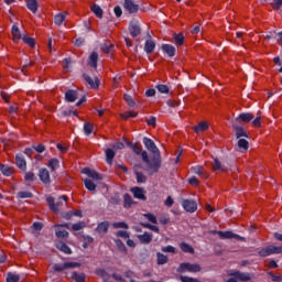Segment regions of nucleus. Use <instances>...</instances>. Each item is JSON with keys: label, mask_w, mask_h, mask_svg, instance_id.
Listing matches in <instances>:
<instances>
[{"label": "nucleus", "mask_w": 282, "mask_h": 282, "mask_svg": "<svg viewBox=\"0 0 282 282\" xmlns=\"http://www.w3.org/2000/svg\"><path fill=\"white\" fill-rule=\"evenodd\" d=\"M55 235L58 239H67L69 237V232H67V230L65 229H61L58 228L56 231H55Z\"/></svg>", "instance_id": "36"}, {"label": "nucleus", "mask_w": 282, "mask_h": 282, "mask_svg": "<svg viewBox=\"0 0 282 282\" xmlns=\"http://www.w3.org/2000/svg\"><path fill=\"white\" fill-rule=\"evenodd\" d=\"M180 248L183 252H187L188 254H195V249H193L191 247V245L186 243V242H182L180 245Z\"/></svg>", "instance_id": "32"}, {"label": "nucleus", "mask_w": 282, "mask_h": 282, "mask_svg": "<svg viewBox=\"0 0 282 282\" xmlns=\"http://www.w3.org/2000/svg\"><path fill=\"white\" fill-rule=\"evenodd\" d=\"M162 252H169L171 254H177V249L173 246L162 247Z\"/></svg>", "instance_id": "48"}, {"label": "nucleus", "mask_w": 282, "mask_h": 282, "mask_svg": "<svg viewBox=\"0 0 282 282\" xmlns=\"http://www.w3.org/2000/svg\"><path fill=\"white\" fill-rule=\"evenodd\" d=\"M132 150L137 155H141L143 162L147 163L149 170V164H151V161L149 160V154L147 153V151H142V147L138 144H134L132 147Z\"/></svg>", "instance_id": "6"}, {"label": "nucleus", "mask_w": 282, "mask_h": 282, "mask_svg": "<svg viewBox=\"0 0 282 282\" xmlns=\"http://www.w3.org/2000/svg\"><path fill=\"white\" fill-rule=\"evenodd\" d=\"M113 12L116 17L118 18L122 17V8H120V6L115 7Z\"/></svg>", "instance_id": "63"}, {"label": "nucleus", "mask_w": 282, "mask_h": 282, "mask_svg": "<svg viewBox=\"0 0 282 282\" xmlns=\"http://www.w3.org/2000/svg\"><path fill=\"white\" fill-rule=\"evenodd\" d=\"M154 51L155 42H153L152 40H147L144 45V52H147L148 54H153Z\"/></svg>", "instance_id": "25"}, {"label": "nucleus", "mask_w": 282, "mask_h": 282, "mask_svg": "<svg viewBox=\"0 0 282 282\" xmlns=\"http://www.w3.org/2000/svg\"><path fill=\"white\" fill-rule=\"evenodd\" d=\"M0 172L2 173V175L10 177V175L14 174V167L0 163Z\"/></svg>", "instance_id": "20"}, {"label": "nucleus", "mask_w": 282, "mask_h": 282, "mask_svg": "<svg viewBox=\"0 0 282 282\" xmlns=\"http://www.w3.org/2000/svg\"><path fill=\"white\" fill-rule=\"evenodd\" d=\"M133 204H135V202H133V198H131V195L126 194L123 196V206H124V208H131V206H133Z\"/></svg>", "instance_id": "33"}, {"label": "nucleus", "mask_w": 282, "mask_h": 282, "mask_svg": "<svg viewBox=\"0 0 282 282\" xmlns=\"http://www.w3.org/2000/svg\"><path fill=\"white\" fill-rule=\"evenodd\" d=\"M116 245L119 248V250H121V252H127V247L124 246V243H122L121 240H117Z\"/></svg>", "instance_id": "59"}, {"label": "nucleus", "mask_w": 282, "mask_h": 282, "mask_svg": "<svg viewBox=\"0 0 282 282\" xmlns=\"http://www.w3.org/2000/svg\"><path fill=\"white\" fill-rule=\"evenodd\" d=\"M24 180L26 182H34V173L33 172H26L24 175Z\"/></svg>", "instance_id": "58"}, {"label": "nucleus", "mask_w": 282, "mask_h": 282, "mask_svg": "<svg viewBox=\"0 0 282 282\" xmlns=\"http://www.w3.org/2000/svg\"><path fill=\"white\" fill-rule=\"evenodd\" d=\"M39 176L41 182H43L44 184H50V171H47L46 169H41Z\"/></svg>", "instance_id": "23"}, {"label": "nucleus", "mask_w": 282, "mask_h": 282, "mask_svg": "<svg viewBox=\"0 0 282 282\" xmlns=\"http://www.w3.org/2000/svg\"><path fill=\"white\" fill-rule=\"evenodd\" d=\"M20 279L19 274L15 273H8L7 275V282H19Z\"/></svg>", "instance_id": "45"}, {"label": "nucleus", "mask_w": 282, "mask_h": 282, "mask_svg": "<svg viewBox=\"0 0 282 282\" xmlns=\"http://www.w3.org/2000/svg\"><path fill=\"white\" fill-rule=\"evenodd\" d=\"M61 165L58 159H52L48 161V169H51L52 171H56V169H58V166Z\"/></svg>", "instance_id": "40"}, {"label": "nucleus", "mask_w": 282, "mask_h": 282, "mask_svg": "<svg viewBox=\"0 0 282 282\" xmlns=\"http://www.w3.org/2000/svg\"><path fill=\"white\" fill-rule=\"evenodd\" d=\"M140 169H142V166L140 165L134 166V174L137 177V182L138 184H144V182H147V176L141 173Z\"/></svg>", "instance_id": "17"}, {"label": "nucleus", "mask_w": 282, "mask_h": 282, "mask_svg": "<svg viewBox=\"0 0 282 282\" xmlns=\"http://www.w3.org/2000/svg\"><path fill=\"white\" fill-rule=\"evenodd\" d=\"M138 239L140 243L149 245L153 241V235L149 232H144L143 235H139Z\"/></svg>", "instance_id": "21"}, {"label": "nucleus", "mask_w": 282, "mask_h": 282, "mask_svg": "<svg viewBox=\"0 0 282 282\" xmlns=\"http://www.w3.org/2000/svg\"><path fill=\"white\" fill-rule=\"evenodd\" d=\"M137 117H138L137 111H126L121 113V118H123V120H129V118H137Z\"/></svg>", "instance_id": "42"}, {"label": "nucleus", "mask_w": 282, "mask_h": 282, "mask_svg": "<svg viewBox=\"0 0 282 282\" xmlns=\"http://www.w3.org/2000/svg\"><path fill=\"white\" fill-rule=\"evenodd\" d=\"M161 50L164 54H166L170 58H173V56H175V52L176 48L175 46L171 45V44H163L161 46Z\"/></svg>", "instance_id": "14"}, {"label": "nucleus", "mask_w": 282, "mask_h": 282, "mask_svg": "<svg viewBox=\"0 0 282 282\" xmlns=\"http://www.w3.org/2000/svg\"><path fill=\"white\" fill-rule=\"evenodd\" d=\"M232 128L235 130L237 138H248V132H246L243 127L239 126V123H237V121L232 122Z\"/></svg>", "instance_id": "11"}, {"label": "nucleus", "mask_w": 282, "mask_h": 282, "mask_svg": "<svg viewBox=\"0 0 282 282\" xmlns=\"http://www.w3.org/2000/svg\"><path fill=\"white\" fill-rule=\"evenodd\" d=\"M208 127H209L208 122L200 121L198 122L197 126L193 128V131H195V133H204V131H208Z\"/></svg>", "instance_id": "19"}, {"label": "nucleus", "mask_w": 282, "mask_h": 282, "mask_svg": "<svg viewBox=\"0 0 282 282\" xmlns=\"http://www.w3.org/2000/svg\"><path fill=\"white\" fill-rule=\"evenodd\" d=\"M15 164L20 171H28V162H25V158L22 154L15 156Z\"/></svg>", "instance_id": "13"}, {"label": "nucleus", "mask_w": 282, "mask_h": 282, "mask_svg": "<svg viewBox=\"0 0 282 282\" xmlns=\"http://www.w3.org/2000/svg\"><path fill=\"white\" fill-rule=\"evenodd\" d=\"M176 272L184 274V272H191L192 274H197V272H202V265L197 263L183 262L178 265Z\"/></svg>", "instance_id": "2"}, {"label": "nucleus", "mask_w": 282, "mask_h": 282, "mask_svg": "<svg viewBox=\"0 0 282 282\" xmlns=\"http://www.w3.org/2000/svg\"><path fill=\"white\" fill-rule=\"evenodd\" d=\"M64 21H65V14L59 13L54 18L55 25H63Z\"/></svg>", "instance_id": "46"}, {"label": "nucleus", "mask_w": 282, "mask_h": 282, "mask_svg": "<svg viewBox=\"0 0 282 282\" xmlns=\"http://www.w3.org/2000/svg\"><path fill=\"white\" fill-rule=\"evenodd\" d=\"M180 281L182 282H202L195 278L186 276V275H181Z\"/></svg>", "instance_id": "53"}, {"label": "nucleus", "mask_w": 282, "mask_h": 282, "mask_svg": "<svg viewBox=\"0 0 282 282\" xmlns=\"http://www.w3.org/2000/svg\"><path fill=\"white\" fill-rule=\"evenodd\" d=\"M123 8L129 14H135L140 10V6L133 2V0H124Z\"/></svg>", "instance_id": "7"}, {"label": "nucleus", "mask_w": 282, "mask_h": 282, "mask_svg": "<svg viewBox=\"0 0 282 282\" xmlns=\"http://www.w3.org/2000/svg\"><path fill=\"white\" fill-rule=\"evenodd\" d=\"M238 147L239 149H242V151H248L249 143L246 139H239Z\"/></svg>", "instance_id": "47"}, {"label": "nucleus", "mask_w": 282, "mask_h": 282, "mask_svg": "<svg viewBox=\"0 0 282 282\" xmlns=\"http://www.w3.org/2000/svg\"><path fill=\"white\" fill-rule=\"evenodd\" d=\"M236 276L238 281H250V275L248 273L236 272Z\"/></svg>", "instance_id": "49"}, {"label": "nucleus", "mask_w": 282, "mask_h": 282, "mask_svg": "<svg viewBox=\"0 0 282 282\" xmlns=\"http://www.w3.org/2000/svg\"><path fill=\"white\" fill-rule=\"evenodd\" d=\"M88 65L94 69L98 68V53L93 52L88 57Z\"/></svg>", "instance_id": "18"}, {"label": "nucleus", "mask_w": 282, "mask_h": 282, "mask_svg": "<svg viewBox=\"0 0 282 282\" xmlns=\"http://www.w3.org/2000/svg\"><path fill=\"white\" fill-rule=\"evenodd\" d=\"M252 127H261V116H257L252 121Z\"/></svg>", "instance_id": "61"}, {"label": "nucleus", "mask_w": 282, "mask_h": 282, "mask_svg": "<svg viewBox=\"0 0 282 282\" xmlns=\"http://www.w3.org/2000/svg\"><path fill=\"white\" fill-rule=\"evenodd\" d=\"M156 89H158V91H159L160 94H169V91H170L169 86L163 85V84L158 85V86H156Z\"/></svg>", "instance_id": "52"}, {"label": "nucleus", "mask_w": 282, "mask_h": 282, "mask_svg": "<svg viewBox=\"0 0 282 282\" xmlns=\"http://www.w3.org/2000/svg\"><path fill=\"white\" fill-rule=\"evenodd\" d=\"M26 8L35 14L36 10H39V2L36 0H25Z\"/></svg>", "instance_id": "26"}, {"label": "nucleus", "mask_w": 282, "mask_h": 282, "mask_svg": "<svg viewBox=\"0 0 282 282\" xmlns=\"http://www.w3.org/2000/svg\"><path fill=\"white\" fill-rule=\"evenodd\" d=\"M218 234L220 239H241L239 235L234 234L232 231H214Z\"/></svg>", "instance_id": "15"}, {"label": "nucleus", "mask_w": 282, "mask_h": 282, "mask_svg": "<svg viewBox=\"0 0 282 282\" xmlns=\"http://www.w3.org/2000/svg\"><path fill=\"white\" fill-rule=\"evenodd\" d=\"M64 268L67 269H74V268H80V263L78 262H65Z\"/></svg>", "instance_id": "54"}, {"label": "nucleus", "mask_w": 282, "mask_h": 282, "mask_svg": "<svg viewBox=\"0 0 282 282\" xmlns=\"http://www.w3.org/2000/svg\"><path fill=\"white\" fill-rule=\"evenodd\" d=\"M213 171H220V173L228 172V166L224 165L219 159H214V162L212 164Z\"/></svg>", "instance_id": "12"}, {"label": "nucleus", "mask_w": 282, "mask_h": 282, "mask_svg": "<svg viewBox=\"0 0 282 282\" xmlns=\"http://www.w3.org/2000/svg\"><path fill=\"white\" fill-rule=\"evenodd\" d=\"M156 263L158 265H164L169 263V257L164 256L163 253H156Z\"/></svg>", "instance_id": "31"}, {"label": "nucleus", "mask_w": 282, "mask_h": 282, "mask_svg": "<svg viewBox=\"0 0 282 282\" xmlns=\"http://www.w3.org/2000/svg\"><path fill=\"white\" fill-rule=\"evenodd\" d=\"M182 206L186 213H195L197 210V203L193 199H184Z\"/></svg>", "instance_id": "8"}, {"label": "nucleus", "mask_w": 282, "mask_h": 282, "mask_svg": "<svg viewBox=\"0 0 282 282\" xmlns=\"http://www.w3.org/2000/svg\"><path fill=\"white\" fill-rule=\"evenodd\" d=\"M97 232H99V235H105V232H107V230H109V221H102L97 226Z\"/></svg>", "instance_id": "29"}, {"label": "nucleus", "mask_w": 282, "mask_h": 282, "mask_svg": "<svg viewBox=\"0 0 282 282\" xmlns=\"http://www.w3.org/2000/svg\"><path fill=\"white\" fill-rule=\"evenodd\" d=\"M147 124H149V127H155V124H156L155 117H150L147 120Z\"/></svg>", "instance_id": "64"}, {"label": "nucleus", "mask_w": 282, "mask_h": 282, "mask_svg": "<svg viewBox=\"0 0 282 282\" xmlns=\"http://www.w3.org/2000/svg\"><path fill=\"white\" fill-rule=\"evenodd\" d=\"M131 193L135 199H141L142 202H147V195H144V188L141 187H132Z\"/></svg>", "instance_id": "10"}, {"label": "nucleus", "mask_w": 282, "mask_h": 282, "mask_svg": "<svg viewBox=\"0 0 282 282\" xmlns=\"http://www.w3.org/2000/svg\"><path fill=\"white\" fill-rule=\"evenodd\" d=\"M140 26L138 24H131L130 25V34L131 36L135 37V36H140Z\"/></svg>", "instance_id": "39"}, {"label": "nucleus", "mask_w": 282, "mask_h": 282, "mask_svg": "<svg viewBox=\"0 0 282 282\" xmlns=\"http://www.w3.org/2000/svg\"><path fill=\"white\" fill-rule=\"evenodd\" d=\"M84 131L86 135H91V133L94 132V124L86 122L84 124Z\"/></svg>", "instance_id": "44"}, {"label": "nucleus", "mask_w": 282, "mask_h": 282, "mask_svg": "<svg viewBox=\"0 0 282 282\" xmlns=\"http://www.w3.org/2000/svg\"><path fill=\"white\" fill-rule=\"evenodd\" d=\"M90 10L96 14V17H98V19H102V8H100V6L94 4Z\"/></svg>", "instance_id": "37"}, {"label": "nucleus", "mask_w": 282, "mask_h": 282, "mask_svg": "<svg viewBox=\"0 0 282 282\" xmlns=\"http://www.w3.org/2000/svg\"><path fill=\"white\" fill-rule=\"evenodd\" d=\"M77 98L78 94L76 93V90H68L65 94V99L67 100V102H75Z\"/></svg>", "instance_id": "27"}, {"label": "nucleus", "mask_w": 282, "mask_h": 282, "mask_svg": "<svg viewBox=\"0 0 282 282\" xmlns=\"http://www.w3.org/2000/svg\"><path fill=\"white\" fill-rule=\"evenodd\" d=\"M116 158V152L111 149L106 150V160L109 164H112L113 159Z\"/></svg>", "instance_id": "38"}, {"label": "nucleus", "mask_w": 282, "mask_h": 282, "mask_svg": "<svg viewBox=\"0 0 282 282\" xmlns=\"http://www.w3.org/2000/svg\"><path fill=\"white\" fill-rule=\"evenodd\" d=\"M123 100L129 105L130 107H135V101L131 97V95H123Z\"/></svg>", "instance_id": "50"}, {"label": "nucleus", "mask_w": 282, "mask_h": 282, "mask_svg": "<svg viewBox=\"0 0 282 282\" xmlns=\"http://www.w3.org/2000/svg\"><path fill=\"white\" fill-rule=\"evenodd\" d=\"M143 144L150 153H153L154 158L149 163L150 173H158L160 166H162V156L160 155V149L155 145V142L149 138H143Z\"/></svg>", "instance_id": "1"}, {"label": "nucleus", "mask_w": 282, "mask_h": 282, "mask_svg": "<svg viewBox=\"0 0 282 282\" xmlns=\"http://www.w3.org/2000/svg\"><path fill=\"white\" fill-rule=\"evenodd\" d=\"M112 227H115V228H123L124 230L129 229V225H127V223H113Z\"/></svg>", "instance_id": "57"}, {"label": "nucleus", "mask_w": 282, "mask_h": 282, "mask_svg": "<svg viewBox=\"0 0 282 282\" xmlns=\"http://www.w3.org/2000/svg\"><path fill=\"white\" fill-rule=\"evenodd\" d=\"M100 50L104 54H111V52H113V44H111V42H105L100 45Z\"/></svg>", "instance_id": "28"}, {"label": "nucleus", "mask_w": 282, "mask_h": 282, "mask_svg": "<svg viewBox=\"0 0 282 282\" xmlns=\"http://www.w3.org/2000/svg\"><path fill=\"white\" fill-rule=\"evenodd\" d=\"M46 202H47L50 208L54 210V213H58V210H61V207L63 206V204H67V196H65V195L61 196L56 203H54L53 197H47Z\"/></svg>", "instance_id": "3"}, {"label": "nucleus", "mask_w": 282, "mask_h": 282, "mask_svg": "<svg viewBox=\"0 0 282 282\" xmlns=\"http://www.w3.org/2000/svg\"><path fill=\"white\" fill-rule=\"evenodd\" d=\"M143 217H147L151 224H158V217L153 214H144Z\"/></svg>", "instance_id": "55"}, {"label": "nucleus", "mask_w": 282, "mask_h": 282, "mask_svg": "<svg viewBox=\"0 0 282 282\" xmlns=\"http://www.w3.org/2000/svg\"><path fill=\"white\" fill-rule=\"evenodd\" d=\"M188 184H191V186H198L199 180H197V177L193 176L188 180Z\"/></svg>", "instance_id": "60"}, {"label": "nucleus", "mask_w": 282, "mask_h": 282, "mask_svg": "<svg viewBox=\"0 0 282 282\" xmlns=\"http://www.w3.org/2000/svg\"><path fill=\"white\" fill-rule=\"evenodd\" d=\"M33 149L37 152V153H43L45 151V145L43 144H37L34 145Z\"/></svg>", "instance_id": "62"}, {"label": "nucleus", "mask_w": 282, "mask_h": 282, "mask_svg": "<svg viewBox=\"0 0 282 282\" xmlns=\"http://www.w3.org/2000/svg\"><path fill=\"white\" fill-rule=\"evenodd\" d=\"M22 41H23L26 45H29V47H34V45H35L34 39H32V37H30V36H28V35H23V36H22Z\"/></svg>", "instance_id": "43"}, {"label": "nucleus", "mask_w": 282, "mask_h": 282, "mask_svg": "<svg viewBox=\"0 0 282 282\" xmlns=\"http://www.w3.org/2000/svg\"><path fill=\"white\" fill-rule=\"evenodd\" d=\"M84 185L86 186L87 191H96V185L94 184V181L89 178L84 180Z\"/></svg>", "instance_id": "41"}, {"label": "nucleus", "mask_w": 282, "mask_h": 282, "mask_svg": "<svg viewBox=\"0 0 282 282\" xmlns=\"http://www.w3.org/2000/svg\"><path fill=\"white\" fill-rule=\"evenodd\" d=\"M82 173H84V175H87L91 180H95V182H100V180H102V175L98 174V172H96L89 167H84L82 170Z\"/></svg>", "instance_id": "9"}, {"label": "nucleus", "mask_w": 282, "mask_h": 282, "mask_svg": "<svg viewBox=\"0 0 282 282\" xmlns=\"http://www.w3.org/2000/svg\"><path fill=\"white\" fill-rule=\"evenodd\" d=\"M273 10H280L282 8V0H274L271 2Z\"/></svg>", "instance_id": "56"}, {"label": "nucleus", "mask_w": 282, "mask_h": 282, "mask_svg": "<svg viewBox=\"0 0 282 282\" xmlns=\"http://www.w3.org/2000/svg\"><path fill=\"white\" fill-rule=\"evenodd\" d=\"M251 120H254V115L250 112H242L234 120V122H237L238 124H248Z\"/></svg>", "instance_id": "5"}, {"label": "nucleus", "mask_w": 282, "mask_h": 282, "mask_svg": "<svg viewBox=\"0 0 282 282\" xmlns=\"http://www.w3.org/2000/svg\"><path fill=\"white\" fill-rule=\"evenodd\" d=\"M85 226H87V225L85 224V221H79V223L74 224V225L72 226V230H75V231L83 230V228H85Z\"/></svg>", "instance_id": "51"}, {"label": "nucleus", "mask_w": 282, "mask_h": 282, "mask_svg": "<svg viewBox=\"0 0 282 282\" xmlns=\"http://www.w3.org/2000/svg\"><path fill=\"white\" fill-rule=\"evenodd\" d=\"M86 83H88V85L91 87V89H98V79H91V77L85 75L84 76Z\"/></svg>", "instance_id": "34"}, {"label": "nucleus", "mask_w": 282, "mask_h": 282, "mask_svg": "<svg viewBox=\"0 0 282 282\" xmlns=\"http://www.w3.org/2000/svg\"><path fill=\"white\" fill-rule=\"evenodd\" d=\"M282 246H269L259 251L260 257H270V254H281Z\"/></svg>", "instance_id": "4"}, {"label": "nucleus", "mask_w": 282, "mask_h": 282, "mask_svg": "<svg viewBox=\"0 0 282 282\" xmlns=\"http://www.w3.org/2000/svg\"><path fill=\"white\" fill-rule=\"evenodd\" d=\"M11 34L13 37V43H19L23 36L21 35V30H19V26L14 24L11 29Z\"/></svg>", "instance_id": "16"}, {"label": "nucleus", "mask_w": 282, "mask_h": 282, "mask_svg": "<svg viewBox=\"0 0 282 282\" xmlns=\"http://www.w3.org/2000/svg\"><path fill=\"white\" fill-rule=\"evenodd\" d=\"M175 45L182 46L184 45V34L177 33L173 35Z\"/></svg>", "instance_id": "35"}, {"label": "nucleus", "mask_w": 282, "mask_h": 282, "mask_svg": "<svg viewBox=\"0 0 282 282\" xmlns=\"http://www.w3.org/2000/svg\"><path fill=\"white\" fill-rule=\"evenodd\" d=\"M56 248L57 250H61V252H64V254H72V248L63 241L57 242Z\"/></svg>", "instance_id": "24"}, {"label": "nucleus", "mask_w": 282, "mask_h": 282, "mask_svg": "<svg viewBox=\"0 0 282 282\" xmlns=\"http://www.w3.org/2000/svg\"><path fill=\"white\" fill-rule=\"evenodd\" d=\"M192 171L195 173V175H199L202 180H207L208 177V172H206V170H204L202 166L192 167Z\"/></svg>", "instance_id": "22"}, {"label": "nucleus", "mask_w": 282, "mask_h": 282, "mask_svg": "<svg viewBox=\"0 0 282 282\" xmlns=\"http://www.w3.org/2000/svg\"><path fill=\"white\" fill-rule=\"evenodd\" d=\"M70 279L76 282H85V279H87V275L85 273H78V272H73L70 275Z\"/></svg>", "instance_id": "30"}]
</instances>
